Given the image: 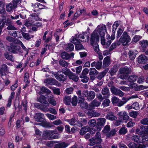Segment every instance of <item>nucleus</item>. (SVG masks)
Wrapping results in <instances>:
<instances>
[{
  "instance_id": "1",
  "label": "nucleus",
  "mask_w": 148,
  "mask_h": 148,
  "mask_svg": "<svg viewBox=\"0 0 148 148\" xmlns=\"http://www.w3.org/2000/svg\"><path fill=\"white\" fill-rule=\"evenodd\" d=\"M34 118L35 120L38 122L41 123V125L45 127H50L49 123L47 122L46 119L43 118L44 114L41 113H37L35 114Z\"/></svg>"
},
{
  "instance_id": "2",
  "label": "nucleus",
  "mask_w": 148,
  "mask_h": 148,
  "mask_svg": "<svg viewBox=\"0 0 148 148\" xmlns=\"http://www.w3.org/2000/svg\"><path fill=\"white\" fill-rule=\"evenodd\" d=\"M57 132L56 130L44 131L42 134V137L45 139L48 140L57 138V136L54 135V134L57 133Z\"/></svg>"
},
{
  "instance_id": "3",
  "label": "nucleus",
  "mask_w": 148,
  "mask_h": 148,
  "mask_svg": "<svg viewBox=\"0 0 148 148\" xmlns=\"http://www.w3.org/2000/svg\"><path fill=\"white\" fill-rule=\"evenodd\" d=\"M131 40V38L128 33L125 31L123 33L120 38L119 42V44L122 45L123 46H126L128 45Z\"/></svg>"
},
{
  "instance_id": "4",
  "label": "nucleus",
  "mask_w": 148,
  "mask_h": 148,
  "mask_svg": "<svg viewBox=\"0 0 148 148\" xmlns=\"http://www.w3.org/2000/svg\"><path fill=\"white\" fill-rule=\"evenodd\" d=\"M21 2L20 0H13L12 2L6 5V10L9 12H12V10L16 8L18 4Z\"/></svg>"
},
{
  "instance_id": "5",
  "label": "nucleus",
  "mask_w": 148,
  "mask_h": 148,
  "mask_svg": "<svg viewBox=\"0 0 148 148\" xmlns=\"http://www.w3.org/2000/svg\"><path fill=\"white\" fill-rule=\"evenodd\" d=\"M119 71L121 74L120 77L122 79H125L127 77L129 74H130L132 71L130 68L127 66L121 68Z\"/></svg>"
},
{
  "instance_id": "6",
  "label": "nucleus",
  "mask_w": 148,
  "mask_h": 148,
  "mask_svg": "<svg viewBox=\"0 0 148 148\" xmlns=\"http://www.w3.org/2000/svg\"><path fill=\"white\" fill-rule=\"evenodd\" d=\"M94 31H96V32L98 33V34H99L100 36H104L106 32V27L104 25L100 24L97 26Z\"/></svg>"
},
{
  "instance_id": "7",
  "label": "nucleus",
  "mask_w": 148,
  "mask_h": 148,
  "mask_svg": "<svg viewBox=\"0 0 148 148\" xmlns=\"http://www.w3.org/2000/svg\"><path fill=\"white\" fill-rule=\"evenodd\" d=\"M14 43H11L10 44V47L8 46L7 48L8 50L11 52L14 53H17L18 52H20L21 48L19 46H17Z\"/></svg>"
},
{
  "instance_id": "8",
  "label": "nucleus",
  "mask_w": 148,
  "mask_h": 148,
  "mask_svg": "<svg viewBox=\"0 0 148 148\" xmlns=\"http://www.w3.org/2000/svg\"><path fill=\"white\" fill-rule=\"evenodd\" d=\"M99 36L96 31H94L92 34L90 38L91 44L93 45L94 43H97L99 40Z\"/></svg>"
},
{
  "instance_id": "9",
  "label": "nucleus",
  "mask_w": 148,
  "mask_h": 148,
  "mask_svg": "<svg viewBox=\"0 0 148 148\" xmlns=\"http://www.w3.org/2000/svg\"><path fill=\"white\" fill-rule=\"evenodd\" d=\"M89 37L88 33L86 32H83L79 35L78 38L81 41L86 42L88 40Z\"/></svg>"
},
{
  "instance_id": "10",
  "label": "nucleus",
  "mask_w": 148,
  "mask_h": 148,
  "mask_svg": "<svg viewBox=\"0 0 148 148\" xmlns=\"http://www.w3.org/2000/svg\"><path fill=\"white\" fill-rule=\"evenodd\" d=\"M111 101L113 105L119 107L123 105L122 101L116 97H113L112 98Z\"/></svg>"
},
{
  "instance_id": "11",
  "label": "nucleus",
  "mask_w": 148,
  "mask_h": 148,
  "mask_svg": "<svg viewBox=\"0 0 148 148\" xmlns=\"http://www.w3.org/2000/svg\"><path fill=\"white\" fill-rule=\"evenodd\" d=\"M48 31H46L44 33L43 37V40L45 41V42L47 43L50 42L52 39V35L51 34H48Z\"/></svg>"
},
{
  "instance_id": "12",
  "label": "nucleus",
  "mask_w": 148,
  "mask_h": 148,
  "mask_svg": "<svg viewBox=\"0 0 148 148\" xmlns=\"http://www.w3.org/2000/svg\"><path fill=\"white\" fill-rule=\"evenodd\" d=\"M119 115V118L121 120H127L129 118L127 115V113L125 111H121L119 112L118 114Z\"/></svg>"
},
{
  "instance_id": "13",
  "label": "nucleus",
  "mask_w": 148,
  "mask_h": 148,
  "mask_svg": "<svg viewBox=\"0 0 148 148\" xmlns=\"http://www.w3.org/2000/svg\"><path fill=\"white\" fill-rule=\"evenodd\" d=\"M78 103H80V106L81 108L83 109H86L87 108H88V106L87 104L85 102H84V98L83 97H79L78 99Z\"/></svg>"
},
{
  "instance_id": "14",
  "label": "nucleus",
  "mask_w": 148,
  "mask_h": 148,
  "mask_svg": "<svg viewBox=\"0 0 148 148\" xmlns=\"http://www.w3.org/2000/svg\"><path fill=\"white\" fill-rule=\"evenodd\" d=\"M100 104V102L94 100L88 106V109L90 110L93 109L95 107H98Z\"/></svg>"
},
{
  "instance_id": "15",
  "label": "nucleus",
  "mask_w": 148,
  "mask_h": 148,
  "mask_svg": "<svg viewBox=\"0 0 148 148\" xmlns=\"http://www.w3.org/2000/svg\"><path fill=\"white\" fill-rule=\"evenodd\" d=\"M45 83L46 84V85H56L57 81L53 78H48L45 79L44 81Z\"/></svg>"
},
{
  "instance_id": "16",
  "label": "nucleus",
  "mask_w": 148,
  "mask_h": 148,
  "mask_svg": "<svg viewBox=\"0 0 148 148\" xmlns=\"http://www.w3.org/2000/svg\"><path fill=\"white\" fill-rule=\"evenodd\" d=\"M38 101L42 104H44V106H46L47 107L49 106V104L47 101L46 98L44 96H41L38 99Z\"/></svg>"
},
{
  "instance_id": "17",
  "label": "nucleus",
  "mask_w": 148,
  "mask_h": 148,
  "mask_svg": "<svg viewBox=\"0 0 148 148\" xmlns=\"http://www.w3.org/2000/svg\"><path fill=\"white\" fill-rule=\"evenodd\" d=\"M111 91L112 93L121 97L123 96L124 95V93L121 91L115 88H112Z\"/></svg>"
},
{
  "instance_id": "18",
  "label": "nucleus",
  "mask_w": 148,
  "mask_h": 148,
  "mask_svg": "<svg viewBox=\"0 0 148 148\" xmlns=\"http://www.w3.org/2000/svg\"><path fill=\"white\" fill-rule=\"evenodd\" d=\"M7 70V66L6 64H4L1 65L0 69V74L1 76L5 75V72Z\"/></svg>"
},
{
  "instance_id": "19",
  "label": "nucleus",
  "mask_w": 148,
  "mask_h": 148,
  "mask_svg": "<svg viewBox=\"0 0 148 148\" xmlns=\"http://www.w3.org/2000/svg\"><path fill=\"white\" fill-rule=\"evenodd\" d=\"M34 105L36 108L40 109L43 111L48 112V108L47 107H46V106H43L39 103H35Z\"/></svg>"
},
{
  "instance_id": "20",
  "label": "nucleus",
  "mask_w": 148,
  "mask_h": 148,
  "mask_svg": "<svg viewBox=\"0 0 148 148\" xmlns=\"http://www.w3.org/2000/svg\"><path fill=\"white\" fill-rule=\"evenodd\" d=\"M63 48L67 51H72L74 48V45L72 44L68 43L66 44L63 47Z\"/></svg>"
},
{
  "instance_id": "21",
  "label": "nucleus",
  "mask_w": 148,
  "mask_h": 148,
  "mask_svg": "<svg viewBox=\"0 0 148 148\" xmlns=\"http://www.w3.org/2000/svg\"><path fill=\"white\" fill-rule=\"evenodd\" d=\"M94 138L95 139L97 143H101L102 142L101 134L99 132H97L96 133Z\"/></svg>"
},
{
  "instance_id": "22",
  "label": "nucleus",
  "mask_w": 148,
  "mask_h": 148,
  "mask_svg": "<svg viewBox=\"0 0 148 148\" xmlns=\"http://www.w3.org/2000/svg\"><path fill=\"white\" fill-rule=\"evenodd\" d=\"M90 110L88 112H86L88 116L92 117H97L99 116L100 114L99 113L95 112V110Z\"/></svg>"
},
{
  "instance_id": "23",
  "label": "nucleus",
  "mask_w": 148,
  "mask_h": 148,
  "mask_svg": "<svg viewBox=\"0 0 148 148\" xmlns=\"http://www.w3.org/2000/svg\"><path fill=\"white\" fill-rule=\"evenodd\" d=\"M147 60V57L143 55H140L138 57V61L139 63L144 64Z\"/></svg>"
},
{
  "instance_id": "24",
  "label": "nucleus",
  "mask_w": 148,
  "mask_h": 148,
  "mask_svg": "<svg viewBox=\"0 0 148 148\" xmlns=\"http://www.w3.org/2000/svg\"><path fill=\"white\" fill-rule=\"evenodd\" d=\"M140 128L141 131V135L148 134V126L141 125Z\"/></svg>"
},
{
  "instance_id": "25",
  "label": "nucleus",
  "mask_w": 148,
  "mask_h": 148,
  "mask_svg": "<svg viewBox=\"0 0 148 148\" xmlns=\"http://www.w3.org/2000/svg\"><path fill=\"white\" fill-rule=\"evenodd\" d=\"M132 140L137 143H141V138L140 136L133 135L132 137Z\"/></svg>"
},
{
  "instance_id": "26",
  "label": "nucleus",
  "mask_w": 148,
  "mask_h": 148,
  "mask_svg": "<svg viewBox=\"0 0 148 148\" xmlns=\"http://www.w3.org/2000/svg\"><path fill=\"white\" fill-rule=\"evenodd\" d=\"M7 16V15L5 16L4 14H2V16L3 17V18L0 21H4L5 23V25L6 24L7 25H8V24H12V22L11 21V19L9 18H8L7 19H6L5 17Z\"/></svg>"
},
{
  "instance_id": "27",
  "label": "nucleus",
  "mask_w": 148,
  "mask_h": 148,
  "mask_svg": "<svg viewBox=\"0 0 148 148\" xmlns=\"http://www.w3.org/2000/svg\"><path fill=\"white\" fill-rule=\"evenodd\" d=\"M69 145L68 144L63 142L56 144L54 148H65L67 147Z\"/></svg>"
},
{
  "instance_id": "28",
  "label": "nucleus",
  "mask_w": 148,
  "mask_h": 148,
  "mask_svg": "<svg viewBox=\"0 0 148 148\" xmlns=\"http://www.w3.org/2000/svg\"><path fill=\"white\" fill-rule=\"evenodd\" d=\"M90 127L88 126H86L81 128L79 132L80 134L81 135H84L86 132H88L90 130Z\"/></svg>"
},
{
  "instance_id": "29",
  "label": "nucleus",
  "mask_w": 148,
  "mask_h": 148,
  "mask_svg": "<svg viewBox=\"0 0 148 148\" xmlns=\"http://www.w3.org/2000/svg\"><path fill=\"white\" fill-rule=\"evenodd\" d=\"M110 63V59L109 56L105 58L103 61V67H105L108 66Z\"/></svg>"
},
{
  "instance_id": "30",
  "label": "nucleus",
  "mask_w": 148,
  "mask_h": 148,
  "mask_svg": "<svg viewBox=\"0 0 148 148\" xmlns=\"http://www.w3.org/2000/svg\"><path fill=\"white\" fill-rule=\"evenodd\" d=\"M68 76L70 79H72L75 82H77L78 80L79 77L78 76L74 74L71 71Z\"/></svg>"
},
{
  "instance_id": "31",
  "label": "nucleus",
  "mask_w": 148,
  "mask_h": 148,
  "mask_svg": "<svg viewBox=\"0 0 148 148\" xmlns=\"http://www.w3.org/2000/svg\"><path fill=\"white\" fill-rule=\"evenodd\" d=\"M106 120L104 118H99L97 120V125L98 126H103L105 124Z\"/></svg>"
},
{
  "instance_id": "32",
  "label": "nucleus",
  "mask_w": 148,
  "mask_h": 148,
  "mask_svg": "<svg viewBox=\"0 0 148 148\" xmlns=\"http://www.w3.org/2000/svg\"><path fill=\"white\" fill-rule=\"evenodd\" d=\"M15 43L16 44H19L22 47L23 49L28 53V50L25 47L23 44L22 42L19 40H16L15 41Z\"/></svg>"
},
{
  "instance_id": "33",
  "label": "nucleus",
  "mask_w": 148,
  "mask_h": 148,
  "mask_svg": "<svg viewBox=\"0 0 148 148\" xmlns=\"http://www.w3.org/2000/svg\"><path fill=\"white\" fill-rule=\"evenodd\" d=\"M4 4L2 1H0V13L4 14L5 16L7 15V12L4 8Z\"/></svg>"
},
{
  "instance_id": "34",
  "label": "nucleus",
  "mask_w": 148,
  "mask_h": 148,
  "mask_svg": "<svg viewBox=\"0 0 148 148\" xmlns=\"http://www.w3.org/2000/svg\"><path fill=\"white\" fill-rule=\"evenodd\" d=\"M56 78L59 81H64L66 79V76H64L63 75L60 74L59 75H55Z\"/></svg>"
},
{
  "instance_id": "35",
  "label": "nucleus",
  "mask_w": 148,
  "mask_h": 148,
  "mask_svg": "<svg viewBox=\"0 0 148 148\" xmlns=\"http://www.w3.org/2000/svg\"><path fill=\"white\" fill-rule=\"evenodd\" d=\"M106 118L108 119L113 121L116 120L117 118L112 112H109L107 114Z\"/></svg>"
},
{
  "instance_id": "36",
  "label": "nucleus",
  "mask_w": 148,
  "mask_h": 148,
  "mask_svg": "<svg viewBox=\"0 0 148 148\" xmlns=\"http://www.w3.org/2000/svg\"><path fill=\"white\" fill-rule=\"evenodd\" d=\"M101 92L103 95H107V98H108L110 95V92L109 90L107 87H104L102 90Z\"/></svg>"
},
{
  "instance_id": "37",
  "label": "nucleus",
  "mask_w": 148,
  "mask_h": 148,
  "mask_svg": "<svg viewBox=\"0 0 148 148\" xmlns=\"http://www.w3.org/2000/svg\"><path fill=\"white\" fill-rule=\"evenodd\" d=\"M47 92L48 94L50 93L51 92L47 88H45L44 87H42L40 89V91L39 92V94L40 95L43 93L44 92Z\"/></svg>"
},
{
  "instance_id": "38",
  "label": "nucleus",
  "mask_w": 148,
  "mask_h": 148,
  "mask_svg": "<svg viewBox=\"0 0 148 148\" xmlns=\"http://www.w3.org/2000/svg\"><path fill=\"white\" fill-rule=\"evenodd\" d=\"M22 34L23 38L26 40H29L34 37V36L32 35H29L28 33H25L22 32Z\"/></svg>"
},
{
  "instance_id": "39",
  "label": "nucleus",
  "mask_w": 148,
  "mask_h": 148,
  "mask_svg": "<svg viewBox=\"0 0 148 148\" xmlns=\"http://www.w3.org/2000/svg\"><path fill=\"white\" fill-rule=\"evenodd\" d=\"M117 131L114 130H111L110 131H109V133L107 134L106 135L107 138H111L112 137L114 136L116 134Z\"/></svg>"
},
{
  "instance_id": "40",
  "label": "nucleus",
  "mask_w": 148,
  "mask_h": 148,
  "mask_svg": "<svg viewBox=\"0 0 148 148\" xmlns=\"http://www.w3.org/2000/svg\"><path fill=\"white\" fill-rule=\"evenodd\" d=\"M137 53V52H136L133 51H130L129 52V55L130 59L131 60H133L136 57V55Z\"/></svg>"
},
{
  "instance_id": "41",
  "label": "nucleus",
  "mask_w": 148,
  "mask_h": 148,
  "mask_svg": "<svg viewBox=\"0 0 148 148\" xmlns=\"http://www.w3.org/2000/svg\"><path fill=\"white\" fill-rule=\"evenodd\" d=\"M64 103L67 105H69L71 101V98L69 96H66L64 99Z\"/></svg>"
},
{
  "instance_id": "42",
  "label": "nucleus",
  "mask_w": 148,
  "mask_h": 148,
  "mask_svg": "<svg viewBox=\"0 0 148 148\" xmlns=\"http://www.w3.org/2000/svg\"><path fill=\"white\" fill-rule=\"evenodd\" d=\"M137 78L136 76L134 75H132L129 77L128 80L130 83H133L136 81Z\"/></svg>"
},
{
  "instance_id": "43",
  "label": "nucleus",
  "mask_w": 148,
  "mask_h": 148,
  "mask_svg": "<svg viewBox=\"0 0 148 148\" xmlns=\"http://www.w3.org/2000/svg\"><path fill=\"white\" fill-rule=\"evenodd\" d=\"M127 132V129L125 127L121 128L119 131V135H125Z\"/></svg>"
},
{
  "instance_id": "44",
  "label": "nucleus",
  "mask_w": 148,
  "mask_h": 148,
  "mask_svg": "<svg viewBox=\"0 0 148 148\" xmlns=\"http://www.w3.org/2000/svg\"><path fill=\"white\" fill-rule=\"evenodd\" d=\"M62 58L66 60H68L70 58V55L66 52H63L61 54Z\"/></svg>"
},
{
  "instance_id": "45",
  "label": "nucleus",
  "mask_w": 148,
  "mask_h": 148,
  "mask_svg": "<svg viewBox=\"0 0 148 148\" xmlns=\"http://www.w3.org/2000/svg\"><path fill=\"white\" fill-rule=\"evenodd\" d=\"M70 42L73 43L76 46L77 44L80 43V42L78 40L74 37H72L70 40Z\"/></svg>"
},
{
  "instance_id": "46",
  "label": "nucleus",
  "mask_w": 148,
  "mask_h": 148,
  "mask_svg": "<svg viewBox=\"0 0 148 148\" xmlns=\"http://www.w3.org/2000/svg\"><path fill=\"white\" fill-rule=\"evenodd\" d=\"M71 125H75L76 124L77 121L75 118H73L70 119H67L66 120Z\"/></svg>"
},
{
  "instance_id": "47",
  "label": "nucleus",
  "mask_w": 148,
  "mask_h": 148,
  "mask_svg": "<svg viewBox=\"0 0 148 148\" xmlns=\"http://www.w3.org/2000/svg\"><path fill=\"white\" fill-rule=\"evenodd\" d=\"M95 96V93L93 91H90L89 93L87 99L88 100H91L94 98Z\"/></svg>"
},
{
  "instance_id": "48",
  "label": "nucleus",
  "mask_w": 148,
  "mask_h": 148,
  "mask_svg": "<svg viewBox=\"0 0 148 148\" xmlns=\"http://www.w3.org/2000/svg\"><path fill=\"white\" fill-rule=\"evenodd\" d=\"M110 130V126L107 125L104 128L103 130H102V132L107 135V134H108Z\"/></svg>"
},
{
  "instance_id": "49",
  "label": "nucleus",
  "mask_w": 148,
  "mask_h": 148,
  "mask_svg": "<svg viewBox=\"0 0 148 148\" xmlns=\"http://www.w3.org/2000/svg\"><path fill=\"white\" fill-rule=\"evenodd\" d=\"M140 42L141 44L142 47L144 49L146 48L148 46V42L147 40H143Z\"/></svg>"
},
{
  "instance_id": "50",
  "label": "nucleus",
  "mask_w": 148,
  "mask_h": 148,
  "mask_svg": "<svg viewBox=\"0 0 148 148\" xmlns=\"http://www.w3.org/2000/svg\"><path fill=\"white\" fill-rule=\"evenodd\" d=\"M88 123L89 125L91 127H94L96 124V121L94 119L90 120Z\"/></svg>"
},
{
  "instance_id": "51",
  "label": "nucleus",
  "mask_w": 148,
  "mask_h": 148,
  "mask_svg": "<svg viewBox=\"0 0 148 148\" xmlns=\"http://www.w3.org/2000/svg\"><path fill=\"white\" fill-rule=\"evenodd\" d=\"M132 108L136 110H138L140 109V107L138 103L137 102H135L132 105Z\"/></svg>"
},
{
  "instance_id": "52",
  "label": "nucleus",
  "mask_w": 148,
  "mask_h": 148,
  "mask_svg": "<svg viewBox=\"0 0 148 148\" xmlns=\"http://www.w3.org/2000/svg\"><path fill=\"white\" fill-rule=\"evenodd\" d=\"M118 69L116 68H112L109 71V73L112 76L113 75L117 72Z\"/></svg>"
},
{
  "instance_id": "53",
  "label": "nucleus",
  "mask_w": 148,
  "mask_h": 148,
  "mask_svg": "<svg viewBox=\"0 0 148 148\" xmlns=\"http://www.w3.org/2000/svg\"><path fill=\"white\" fill-rule=\"evenodd\" d=\"M110 102V101L108 99H106L104 100L102 103V105L104 107H106L109 106Z\"/></svg>"
},
{
  "instance_id": "54",
  "label": "nucleus",
  "mask_w": 148,
  "mask_h": 148,
  "mask_svg": "<svg viewBox=\"0 0 148 148\" xmlns=\"http://www.w3.org/2000/svg\"><path fill=\"white\" fill-rule=\"evenodd\" d=\"M141 143L148 141V134L143 135L141 138Z\"/></svg>"
},
{
  "instance_id": "55",
  "label": "nucleus",
  "mask_w": 148,
  "mask_h": 148,
  "mask_svg": "<svg viewBox=\"0 0 148 148\" xmlns=\"http://www.w3.org/2000/svg\"><path fill=\"white\" fill-rule=\"evenodd\" d=\"M46 115L48 118L51 120H53L56 119V116L52 115L51 114L47 113L45 114Z\"/></svg>"
},
{
  "instance_id": "56",
  "label": "nucleus",
  "mask_w": 148,
  "mask_h": 148,
  "mask_svg": "<svg viewBox=\"0 0 148 148\" xmlns=\"http://www.w3.org/2000/svg\"><path fill=\"white\" fill-rule=\"evenodd\" d=\"M59 64L61 65L65 68L67 67L69 65V63L67 62L62 60H60Z\"/></svg>"
},
{
  "instance_id": "57",
  "label": "nucleus",
  "mask_w": 148,
  "mask_h": 148,
  "mask_svg": "<svg viewBox=\"0 0 148 148\" xmlns=\"http://www.w3.org/2000/svg\"><path fill=\"white\" fill-rule=\"evenodd\" d=\"M32 19L35 20L37 21L40 20V18L35 13L32 14L30 15Z\"/></svg>"
},
{
  "instance_id": "58",
  "label": "nucleus",
  "mask_w": 148,
  "mask_h": 148,
  "mask_svg": "<svg viewBox=\"0 0 148 148\" xmlns=\"http://www.w3.org/2000/svg\"><path fill=\"white\" fill-rule=\"evenodd\" d=\"M48 101L50 104L52 105L53 106H55L56 105V101L53 98H49L48 99Z\"/></svg>"
},
{
  "instance_id": "59",
  "label": "nucleus",
  "mask_w": 148,
  "mask_h": 148,
  "mask_svg": "<svg viewBox=\"0 0 148 148\" xmlns=\"http://www.w3.org/2000/svg\"><path fill=\"white\" fill-rule=\"evenodd\" d=\"M129 114L130 116L135 118L137 116L138 112L136 111H132L129 113Z\"/></svg>"
},
{
  "instance_id": "60",
  "label": "nucleus",
  "mask_w": 148,
  "mask_h": 148,
  "mask_svg": "<svg viewBox=\"0 0 148 148\" xmlns=\"http://www.w3.org/2000/svg\"><path fill=\"white\" fill-rule=\"evenodd\" d=\"M32 6L33 8V9H32L34 11L36 12L38 11L39 8H38V4H37V3L33 4H32Z\"/></svg>"
},
{
  "instance_id": "61",
  "label": "nucleus",
  "mask_w": 148,
  "mask_h": 148,
  "mask_svg": "<svg viewBox=\"0 0 148 148\" xmlns=\"http://www.w3.org/2000/svg\"><path fill=\"white\" fill-rule=\"evenodd\" d=\"M25 9V8H24ZM23 12H21L20 14V15L21 17L23 18L24 19L26 18V13H27V12L24 9Z\"/></svg>"
},
{
  "instance_id": "62",
  "label": "nucleus",
  "mask_w": 148,
  "mask_h": 148,
  "mask_svg": "<svg viewBox=\"0 0 148 148\" xmlns=\"http://www.w3.org/2000/svg\"><path fill=\"white\" fill-rule=\"evenodd\" d=\"M80 78H82L81 81L83 82L86 83L87 82L89 79L88 77L85 76V75H83V76H81Z\"/></svg>"
},
{
  "instance_id": "63",
  "label": "nucleus",
  "mask_w": 148,
  "mask_h": 148,
  "mask_svg": "<svg viewBox=\"0 0 148 148\" xmlns=\"http://www.w3.org/2000/svg\"><path fill=\"white\" fill-rule=\"evenodd\" d=\"M29 76V74L28 73L26 72L25 73L24 79L25 82L29 83V82L28 81Z\"/></svg>"
},
{
  "instance_id": "64",
  "label": "nucleus",
  "mask_w": 148,
  "mask_h": 148,
  "mask_svg": "<svg viewBox=\"0 0 148 148\" xmlns=\"http://www.w3.org/2000/svg\"><path fill=\"white\" fill-rule=\"evenodd\" d=\"M140 123L143 125H148V118L143 119L141 121Z\"/></svg>"
}]
</instances>
